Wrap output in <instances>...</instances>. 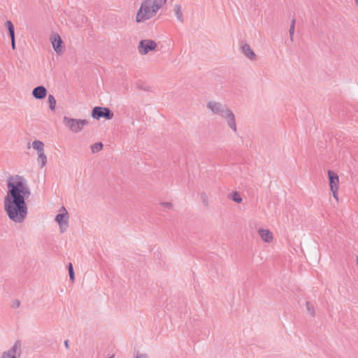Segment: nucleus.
Listing matches in <instances>:
<instances>
[{"mask_svg":"<svg viewBox=\"0 0 358 358\" xmlns=\"http://www.w3.org/2000/svg\"><path fill=\"white\" fill-rule=\"evenodd\" d=\"M7 189L3 201L4 210L10 220L21 223L27 217L26 201L31 195L27 181L22 176H11L7 179Z\"/></svg>","mask_w":358,"mask_h":358,"instance_id":"1","label":"nucleus"},{"mask_svg":"<svg viewBox=\"0 0 358 358\" xmlns=\"http://www.w3.org/2000/svg\"><path fill=\"white\" fill-rule=\"evenodd\" d=\"M166 2V0H144L137 10L136 22H143L155 17Z\"/></svg>","mask_w":358,"mask_h":358,"instance_id":"2","label":"nucleus"},{"mask_svg":"<svg viewBox=\"0 0 358 358\" xmlns=\"http://www.w3.org/2000/svg\"><path fill=\"white\" fill-rule=\"evenodd\" d=\"M207 108L210 109L214 114H217L224 117L227 125L234 131L236 132V118L234 113L228 108L227 105L222 104L220 102L210 101L207 103Z\"/></svg>","mask_w":358,"mask_h":358,"instance_id":"3","label":"nucleus"},{"mask_svg":"<svg viewBox=\"0 0 358 358\" xmlns=\"http://www.w3.org/2000/svg\"><path fill=\"white\" fill-rule=\"evenodd\" d=\"M63 123L72 132L78 133L83 130L85 125H87L89 124V121L87 120L74 119L65 116L63 118Z\"/></svg>","mask_w":358,"mask_h":358,"instance_id":"4","label":"nucleus"},{"mask_svg":"<svg viewBox=\"0 0 358 358\" xmlns=\"http://www.w3.org/2000/svg\"><path fill=\"white\" fill-rule=\"evenodd\" d=\"M91 115L94 120H100L104 118L105 120H110L113 118V112L107 107L95 106L92 110Z\"/></svg>","mask_w":358,"mask_h":358,"instance_id":"5","label":"nucleus"},{"mask_svg":"<svg viewBox=\"0 0 358 358\" xmlns=\"http://www.w3.org/2000/svg\"><path fill=\"white\" fill-rule=\"evenodd\" d=\"M157 47V43L151 39H144L139 42L138 50L140 54L144 55L150 51L155 50Z\"/></svg>","mask_w":358,"mask_h":358,"instance_id":"6","label":"nucleus"},{"mask_svg":"<svg viewBox=\"0 0 358 358\" xmlns=\"http://www.w3.org/2000/svg\"><path fill=\"white\" fill-rule=\"evenodd\" d=\"M22 353V342L17 340L13 345L2 354V358H17L20 357Z\"/></svg>","mask_w":358,"mask_h":358,"instance_id":"7","label":"nucleus"},{"mask_svg":"<svg viewBox=\"0 0 358 358\" xmlns=\"http://www.w3.org/2000/svg\"><path fill=\"white\" fill-rule=\"evenodd\" d=\"M64 210V213H59L55 217V221L58 223L59 231L61 233H64L69 227V213L64 207L62 208Z\"/></svg>","mask_w":358,"mask_h":358,"instance_id":"8","label":"nucleus"},{"mask_svg":"<svg viewBox=\"0 0 358 358\" xmlns=\"http://www.w3.org/2000/svg\"><path fill=\"white\" fill-rule=\"evenodd\" d=\"M50 41L54 50L59 55L64 52V42L57 33H52L50 36Z\"/></svg>","mask_w":358,"mask_h":358,"instance_id":"9","label":"nucleus"},{"mask_svg":"<svg viewBox=\"0 0 358 358\" xmlns=\"http://www.w3.org/2000/svg\"><path fill=\"white\" fill-rule=\"evenodd\" d=\"M31 94L36 99L41 100L46 97L48 90L44 86L39 85L33 89Z\"/></svg>","mask_w":358,"mask_h":358,"instance_id":"10","label":"nucleus"},{"mask_svg":"<svg viewBox=\"0 0 358 358\" xmlns=\"http://www.w3.org/2000/svg\"><path fill=\"white\" fill-rule=\"evenodd\" d=\"M328 179L331 189H338L339 178L336 173L331 170H329Z\"/></svg>","mask_w":358,"mask_h":358,"instance_id":"11","label":"nucleus"},{"mask_svg":"<svg viewBox=\"0 0 358 358\" xmlns=\"http://www.w3.org/2000/svg\"><path fill=\"white\" fill-rule=\"evenodd\" d=\"M241 52L252 61H256L257 59L256 54L248 43H245L241 46Z\"/></svg>","mask_w":358,"mask_h":358,"instance_id":"12","label":"nucleus"},{"mask_svg":"<svg viewBox=\"0 0 358 358\" xmlns=\"http://www.w3.org/2000/svg\"><path fill=\"white\" fill-rule=\"evenodd\" d=\"M259 234L262 240L266 243H270L273 241V234L268 229H260Z\"/></svg>","mask_w":358,"mask_h":358,"instance_id":"13","label":"nucleus"},{"mask_svg":"<svg viewBox=\"0 0 358 358\" xmlns=\"http://www.w3.org/2000/svg\"><path fill=\"white\" fill-rule=\"evenodd\" d=\"M174 13L177 19L180 22H184L183 14L181 10V6L179 4H175L173 8Z\"/></svg>","mask_w":358,"mask_h":358,"instance_id":"14","label":"nucleus"},{"mask_svg":"<svg viewBox=\"0 0 358 358\" xmlns=\"http://www.w3.org/2000/svg\"><path fill=\"white\" fill-rule=\"evenodd\" d=\"M5 26L8 29L9 37L10 38H15V27L13 22L10 20H7L5 22Z\"/></svg>","mask_w":358,"mask_h":358,"instance_id":"15","label":"nucleus"},{"mask_svg":"<svg viewBox=\"0 0 358 358\" xmlns=\"http://www.w3.org/2000/svg\"><path fill=\"white\" fill-rule=\"evenodd\" d=\"M33 148L37 151V153L41 152L44 151L43 147L44 144L42 141L36 140L32 143Z\"/></svg>","mask_w":358,"mask_h":358,"instance_id":"16","label":"nucleus"},{"mask_svg":"<svg viewBox=\"0 0 358 358\" xmlns=\"http://www.w3.org/2000/svg\"><path fill=\"white\" fill-rule=\"evenodd\" d=\"M228 197L238 203H241L243 200L241 194L237 191L233 192Z\"/></svg>","mask_w":358,"mask_h":358,"instance_id":"17","label":"nucleus"},{"mask_svg":"<svg viewBox=\"0 0 358 358\" xmlns=\"http://www.w3.org/2000/svg\"><path fill=\"white\" fill-rule=\"evenodd\" d=\"M103 148V144L101 142H97L92 144L90 147L92 153H96L101 151Z\"/></svg>","mask_w":358,"mask_h":358,"instance_id":"18","label":"nucleus"},{"mask_svg":"<svg viewBox=\"0 0 358 358\" xmlns=\"http://www.w3.org/2000/svg\"><path fill=\"white\" fill-rule=\"evenodd\" d=\"M48 100V103H49L50 109L52 111H54L55 110L56 103H57L55 98L54 97L53 95L49 94Z\"/></svg>","mask_w":358,"mask_h":358,"instance_id":"19","label":"nucleus"},{"mask_svg":"<svg viewBox=\"0 0 358 358\" xmlns=\"http://www.w3.org/2000/svg\"><path fill=\"white\" fill-rule=\"evenodd\" d=\"M38 162H41V166L43 167L44 166L46 163H47V157L46 155H45L44 153V151L41 152H39L38 153Z\"/></svg>","mask_w":358,"mask_h":358,"instance_id":"20","label":"nucleus"},{"mask_svg":"<svg viewBox=\"0 0 358 358\" xmlns=\"http://www.w3.org/2000/svg\"><path fill=\"white\" fill-rule=\"evenodd\" d=\"M306 310L309 313V314L312 317H315V308H314L313 304L311 302H310V301H307L306 303Z\"/></svg>","mask_w":358,"mask_h":358,"instance_id":"21","label":"nucleus"},{"mask_svg":"<svg viewBox=\"0 0 358 358\" xmlns=\"http://www.w3.org/2000/svg\"><path fill=\"white\" fill-rule=\"evenodd\" d=\"M67 268L69 271V275L70 280L72 282H73L75 280V273H74L73 266L72 263H71V262L69 263V264L67 265Z\"/></svg>","mask_w":358,"mask_h":358,"instance_id":"22","label":"nucleus"},{"mask_svg":"<svg viewBox=\"0 0 358 358\" xmlns=\"http://www.w3.org/2000/svg\"><path fill=\"white\" fill-rule=\"evenodd\" d=\"M296 20L293 18L290 24L289 34L291 41H293V36L294 33V27H295Z\"/></svg>","mask_w":358,"mask_h":358,"instance_id":"23","label":"nucleus"},{"mask_svg":"<svg viewBox=\"0 0 358 358\" xmlns=\"http://www.w3.org/2000/svg\"><path fill=\"white\" fill-rule=\"evenodd\" d=\"M201 200H202L203 204L206 206H207L208 205V196H207L206 194L204 192H202L201 194Z\"/></svg>","mask_w":358,"mask_h":358,"instance_id":"24","label":"nucleus"},{"mask_svg":"<svg viewBox=\"0 0 358 358\" xmlns=\"http://www.w3.org/2000/svg\"><path fill=\"white\" fill-rule=\"evenodd\" d=\"M160 205H162L167 208H171L173 206V204L171 202H162V203H160Z\"/></svg>","mask_w":358,"mask_h":358,"instance_id":"25","label":"nucleus"},{"mask_svg":"<svg viewBox=\"0 0 358 358\" xmlns=\"http://www.w3.org/2000/svg\"><path fill=\"white\" fill-rule=\"evenodd\" d=\"M20 301L18 299H16L13 301L12 307L17 308L20 307Z\"/></svg>","mask_w":358,"mask_h":358,"instance_id":"26","label":"nucleus"},{"mask_svg":"<svg viewBox=\"0 0 358 358\" xmlns=\"http://www.w3.org/2000/svg\"><path fill=\"white\" fill-rule=\"evenodd\" d=\"M338 189H331V192H332V193H333V196H334V197L336 200H338Z\"/></svg>","mask_w":358,"mask_h":358,"instance_id":"27","label":"nucleus"},{"mask_svg":"<svg viewBox=\"0 0 358 358\" xmlns=\"http://www.w3.org/2000/svg\"><path fill=\"white\" fill-rule=\"evenodd\" d=\"M136 358H148V357L146 354H139L137 352Z\"/></svg>","mask_w":358,"mask_h":358,"instance_id":"28","label":"nucleus"},{"mask_svg":"<svg viewBox=\"0 0 358 358\" xmlns=\"http://www.w3.org/2000/svg\"><path fill=\"white\" fill-rule=\"evenodd\" d=\"M11 41V47L13 50L15 49V38H10Z\"/></svg>","mask_w":358,"mask_h":358,"instance_id":"29","label":"nucleus"},{"mask_svg":"<svg viewBox=\"0 0 358 358\" xmlns=\"http://www.w3.org/2000/svg\"><path fill=\"white\" fill-rule=\"evenodd\" d=\"M64 345H65L66 348V349H69V340H65V341H64Z\"/></svg>","mask_w":358,"mask_h":358,"instance_id":"30","label":"nucleus"},{"mask_svg":"<svg viewBox=\"0 0 358 358\" xmlns=\"http://www.w3.org/2000/svg\"><path fill=\"white\" fill-rule=\"evenodd\" d=\"M138 87L139 89H142V90H145V91H148V90H149L148 87H144V86H141H141H138Z\"/></svg>","mask_w":358,"mask_h":358,"instance_id":"31","label":"nucleus"},{"mask_svg":"<svg viewBox=\"0 0 358 358\" xmlns=\"http://www.w3.org/2000/svg\"><path fill=\"white\" fill-rule=\"evenodd\" d=\"M107 358H114V355H112L111 357H108Z\"/></svg>","mask_w":358,"mask_h":358,"instance_id":"32","label":"nucleus"},{"mask_svg":"<svg viewBox=\"0 0 358 358\" xmlns=\"http://www.w3.org/2000/svg\"><path fill=\"white\" fill-rule=\"evenodd\" d=\"M357 264H358V261H357Z\"/></svg>","mask_w":358,"mask_h":358,"instance_id":"33","label":"nucleus"}]
</instances>
